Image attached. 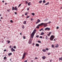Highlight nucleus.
I'll return each instance as SVG.
<instances>
[{"mask_svg":"<svg viewBox=\"0 0 62 62\" xmlns=\"http://www.w3.org/2000/svg\"><path fill=\"white\" fill-rule=\"evenodd\" d=\"M50 30V28H46L45 29V30L46 31V30H48V31H49Z\"/></svg>","mask_w":62,"mask_h":62,"instance_id":"39448f33","label":"nucleus"},{"mask_svg":"<svg viewBox=\"0 0 62 62\" xmlns=\"http://www.w3.org/2000/svg\"><path fill=\"white\" fill-rule=\"evenodd\" d=\"M12 47V46H9V48H11Z\"/></svg>","mask_w":62,"mask_h":62,"instance_id":"49530a36","label":"nucleus"},{"mask_svg":"<svg viewBox=\"0 0 62 62\" xmlns=\"http://www.w3.org/2000/svg\"><path fill=\"white\" fill-rule=\"evenodd\" d=\"M24 62H27V60H25L24 61Z\"/></svg>","mask_w":62,"mask_h":62,"instance_id":"3c124183","label":"nucleus"},{"mask_svg":"<svg viewBox=\"0 0 62 62\" xmlns=\"http://www.w3.org/2000/svg\"><path fill=\"white\" fill-rule=\"evenodd\" d=\"M29 16H28L26 18H29Z\"/></svg>","mask_w":62,"mask_h":62,"instance_id":"a18cd8bd","label":"nucleus"},{"mask_svg":"<svg viewBox=\"0 0 62 62\" xmlns=\"http://www.w3.org/2000/svg\"><path fill=\"white\" fill-rule=\"evenodd\" d=\"M14 10H16L17 11V7H15L14 8Z\"/></svg>","mask_w":62,"mask_h":62,"instance_id":"ddd939ff","label":"nucleus"},{"mask_svg":"<svg viewBox=\"0 0 62 62\" xmlns=\"http://www.w3.org/2000/svg\"><path fill=\"white\" fill-rule=\"evenodd\" d=\"M46 39H47V36H46Z\"/></svg>","mask_w":62,"mask_h":62,"instance_id":"c03bdc74","label":"nucleus"},{"mask_svg":"<svg viewBox=\"0 0 62 62\" xmlns=\"http://www.w3.org/2000/svg\"><path fill=\"white\" fill-rule=\"evenodd\" d=\"M2 16V15L0 14V16Z\"/></svg>","mask_w":62,"mask_h":62,"instance_id":"338daca9","label":"nucleus"},{"mask_svg":"<svg viewBox=\"0 0 62 62\" xmlns=\"http://www.w3.org/2000/svg\"><path fill=\"white\" fill-rule=\"evenodd\" d=\"M47 24H48V23H42L41 25H44V27H46Z\"/></svg>","mask_w":62,"mask_h":62,"instance_id":"f03ea898","label":"nucleus"},{"mask_svg":"<svg viewBox=\"0 0 62 62\" xmlns=\"http://www.w3.org/2000/svg\"><path fill=\"white\" fill-rule=\"evenodd\" d=\"M52 47L53 48H54V45H52Z\"/></svg>","mask_w":62,"mask_h":62,"instance_id":"a878e982","label":"nucleus"},{"mask_svg":"<svg viewBox=\"0 0 62 62\" xmlns=\"http://www.w3.org/2000/svg\"><path fill=\"white\" fill-rule=\"evenodd\" d=\"M40 22V20H39V19H38L37 20V22H36V24H37V23H39Z\"/></svg>","mask_w":62,"mask_h":62,"instance_id":"423d86ee","label":"nucleus"},{"mask_svg":"<svg viewBox=\"0 0 62 62\" xmlns=\"http://www.w3.org/2000/svg\"><path fill=\"white\" fill-rule=\"evenodd\" d=\"M43 30V29L42 28V29H41L39 31H41V30Z\"/></svg>","mask_w":62,"mask_h":62,"instance_id":"5701e85b","label":"nucleus"},{"mask_svg":"<svg viewBox=\"0 0 62 62\" xmlns=\"http://www.w3.org/2000/svg\"><path fill=\"white\" fill-rule=\"evenodd\" d=\"M32 15L33 16H34V15H35V13H32Z\"/></svg>","mask_w":62,"mask_h":62,"instance_id":"bb28decb","label":"nucleus"},{"mask_svg":"<svg viewBox=\"0 0 62 62\" xmlns=\"http://www.w3.org/2000/svg\"><path fill=\"white\" fill-rule=\"evenodd\" d=\"M29 8H27V10H29Z\"/></svg>","mask_w":62,"mask_h":62,"instance_id":"6e6d98bb","label":"nucleus"},{"mask_svg":"<svg viewBox=\"0 0 62 62\" xmlns=\"http://www.w3.org/2000/svg\"><path fill=\"white\" fill-rule=\"evenodd\" d=\"M39 38L40 39H42V36H40L39 37Z\"/></svg>","mask_w":62,"mask_h":62,"instance_id":"f704fd0d","label":"nucleus"},{"mask_svg":"<svg viewBox=\"0 0 62 62\" xmlns=\"http://www.w3.org/2000/svg\"><path fill=\"white\" fill-rule=\"evenodd\" d=\"M36 46H39V44H36Z\"/></svg>","mask_w":62,"mask_h":62,"instance_id":"a211bd4d","label":"nucleus"},{"mask_svg":"<svg viewBox=\"0 0 62 62\" xmlns=\"http://www.w3.org/2000/svg\"><path fill=\"white\" fill-rule=\"evenodd\" d=\"M35 59H38V58L37 57H35Z\"/></svg>","mask_w":62,"mask_h":62,"instance_id":"de8ad7c7","label":"nucleus"},{"mask_svg":"<svg viewBox=\"0 0 62 62\" xmlns=\"http://www.w3.org/2000/svg\"><path fill=\"white\" fill-rule=\"evenodd\" d=\"M4 60H5V59H7V57L6 56L4 57Z\"/></svg>","mask_w":62,"mask_h":62,"instance_id":"6ab92c4d","label":"nucleus"},{"mask_svg":"<svg viewBox=\"0 0 62 62\" xmlns=\"http://www.w3.org/2000/svg\"><path fill=\"white\" fill-rule=\"evenodd\" d=\"M10 9H8L7 10V11H8V12H9V11H10Z\"/></svg>","mask_w":62,"mask_h":62,"instance_id":"f3484780","label":"nucleus"},{"mask_svg":"<svg viewBox=\"0 0 62 62\" xmlns=\"http://www.w3.org/2000/svg\"><path fill=\"white\" fill-rule=\"evenodd\" d=\"M31 62H33V60H31Z\"/></svg>","mask_w":62,"mask_h":62,"instance_id":"bf43d9fd","label":"nucleus"},{"mask_svg":"<svg viewBox=\"0 0 62 62\" xmlns=\"http://www.w3.org/2000/svg\"><path fill=\"white\" fill-rule=\"evenodd\" d=\"M59 61L61 60V61H62V57L61 58H59Z\"/></svg>","mask_w":62,"mask_h":62,"instance_id":"9d476101","label":"nucleus"},{"mask_svg":"<svg viewBox=\"0 0 62 62\" xmlns=\"http://www.w3.org/2000/svg\"><path fill=\"white\" fill-rule=\"evenodd\" d=\"M22 28L23 29H24V26H22Z\"/></svg>","mask_w":62,"mask_h":62,"instance_id":"393cba45","label":"nucleus"},{"mask_svg":"<svg viewBox=\"0 0 62 62\" xmlns=\"http://www.w3.org/2000/svg\"><path fill=\"white\" fill-rule=\"evenodd\" d=\"M25 15H27V13H25Z\"/></svg>","mask_w":62,"mask_h":62,"instance_id":"72a5a7b5","label":"nucleus"},{"mask_svg":"<svg viewBox=\"0 0 62 62\" xmlns=\"http://www.w3.org/2000/svg\"><path fill=\"white\" fill-rule=\"evenodd\" d=\"M54 36L52 35L50 38V40H53V39H54Z\"/></svg>","mask_w":62,"mask_h":62,"instance_id":"7ed1b4c3","label":"nucleus"},{"mask_svg":"<svg viewBox=\"0 0 62 62\" xmlns=\"http://www.w3.org/2000/svg\"><path fill=\"white\" fill-rule=\"evenodd\" d=\"M52 61V60H50V62H51V61Z\"/></svg>","mask_w":62,"mask_h":62,"instance_id":"0e129e2a","label":"nucleus"},{"mask_svg":"<svg viewBox=\"0 0 62 62\" xmlns=\"http://www.w3.org/2000/svg\"><path fill=\"white\" fill-rule=\"evenodd\" d=\"M20 34L21 35H22V33H20Z\"/></svg>","mask_w":62,"mask_h":62,"instance_id":"13d9d810","label":"nucleus"},{"mask_svg":"<svg viewBox=\"0 0 62 62\" xmlns=\"http://www.w3.org/2000/svg\"><path fill=\"white\" fill-rule=\"evenodd\" d=\"M38 42L39 43H41V42L40 41H38Z\"/></svg>","mask_w":62,"mask_h":62,"instance_id":"2f4dec72","label":"nucleus"},{"mask_svg":"<svg viewBox=\"0 0 62 62\" xmlns=\"http://www.w3.org/2000/svg\"><path fill=\"white\" fill-rule=\"evenodd\" d=\"M55 40H56V39H54V41H55Z\"/></svg>","mask_w":62,"mask_h":62,"instance_id":"052dcab7","label":"nucleus"},{"mask_svg":"<svg viewBox=\"0 0 62 62\" xmlns=\"http://www.w3.org/2000/svg\"><path fill=\"white\" fill-rule=\"evenodd\" d=\"M41 23L40 24H39L38 25V26H40V25H41Z\"/></svg>","mask_w":62,"mask_h":62,"instance_id":"aec40b11","label":"nucleus"},{"mask_svg":"<svg viewBox=\"0 0 62 62\" xmlns=\"http://www.w3.org/2000/svg\"><path fill=\"white\" fill-rule=\"evenodd\" d=\"M10 22L11 23H13V21H12V20H11Z\"/></svg>","mask_w":62,"mask_h":62,"instance_id":"37998d69","label":"nucleus"},{"mask_svg":"<svg viewBox=\"0 0 62 62\" xmlns=\"http://www.w3.org/2000/svg\"><path fill=\"white\" fill-rule=\"evenodd\" d=\"M49 50V49L48 48H46V51H47V50Z\"/></svg>","mask_w":62,"mask_h":62,"instance_id":"4c0bfd02","label":"nucleus"},{"mask_svg":"<svg viewBox=\"0 0 62 62\" xmlns=\"http://www.w3.org/2000/svg\"><path fill=\"white\" fill-rule=\"evenodd\" d=\"M4 52H6V51H7V50L6 49H5L4 50Z\"/></svg>","mask_w":62,"mask_h":62,"instance_id":"ea45409f","label":"nucleus"},{"mask_svg":"<svg viewBox=\"0 0 62 62\" xmlns=\"http://www.w3.org/2000/svg\"><path fill=\"white\" fill-rule=\"evenodd\" d=\"M61 9H62V7H61Z\"/></svg>","mask_w":62,"mask_h":62,"instance_id":"774afa93","label":"nucleus"},{"mask_svg":"<svg viewBox=\"0 0 62 62\" xmlns=\"http://www.w3.org/2000/svg\"><path fill=\"white\" fill-rule=\"evenodd\" d=\"M36 28H37L39 29V26H37V27H36Z\"/></svg>","mask_w":62,"mask_h":62,"instance_id":"58836bf2","label":"nucleus"},{"mask_svg":"<svg viewBox=\"0 0 62 62\" xmlns=\"http://www.w3.org/2000/svg\"><path fill=\"white\" fill-rule=\"evenodd\" d=\"M42 58L43 59H45V58H46V57L45 56H42Z\"/></svg>","mask_w":62,"mask_h":62,"instance_id":"1a4fd4ad","label":"nucleus"},{"mask_svg":"<svg viewBox=\"0 0 62 62\" xmlns=\"http://www.w3.org/2000/svg\"><path fill=\"white\" fill-rule=\"evenodd\" d=\"M21 6V4H20L19 5L18 7L19 8V7H20V6Z\"/></svg>","mask_w":62,"mask_h":62,"instance_id":"c85d7f7f","label":"nucleus"},{"mask_svg":"<svg viewBox=\"0 0 62 62\" xmlns=\"http://www.w3.org/2000/svg\"><path fill=\"white\" fill-rule=\"evenodd\" d=\"M31 21H33V19H32V18H31Z\"/></svg>","mask_w":62,"mask_h":62,"instance_id":"603ef678","label":"nucleus"},{"mask_svg":"<svg viewBox=\"0 0 62 62\" xmlns=\"http://www.w3.org/2000/svg\"><path fill=\"white\" fill-rule=\"evenodd\" d=\"M47 19H46L45 20V21H47Z\"/></svg>","mask_w":62,"mask_h":62,"instance_id":"09e8293b","label":"nucleus"},{"mask_svg":"<svg viewBox=\"0 0 62 62\" xmlns=\"http://www.w3.org/2000/svg\"><path fill=\"white\" fill-rule=\"evenodd\" d=\"M0 18L1 19H2L3 17H1Z\"/></svg>","mask_w":62,"mask_h":62,"instance_id":"69168bd1","label":"nucleus"},{"mask_svg":"<svg viewBox=\"0 0 62 62\" xmlns=\"http://www.w3.org/2000/svg\"><path fill=\"white\" fill-rule=\"evenodd\" d=\"M24 24H26V21H24L23 22Z\"/></svg>","mask_w":62,"mask_h":62,"instance_id":"412c9836","label":"nucleus"},{"mask_svg":"<svg viewBox=\"0 0 62 62\" xmlns=\"http://www.w3.org/2000/svg\"><path fill=\"white\" fill-rule=\"evenodd\" d=\"M15 14H17V12H15Z\"/></svg>","mask_w":62,"mask_h":62,"instance_id":"864d4df0","label":"nucleus"},{"mask_svg":"<svg viewBox=\"0 0 62 62\" xmlns=\"http://www.w3.org/2000/svg\"><path fill=\"white\" fill-rule=\"evenodd\" d=\"M46 2V1H45V0H44L43 1V2L44 3H45Z\"/></svg>","mask_w":62,"mask_h":62,"instance_id":"4be33fe9","label":"nucleus"},{"mask_svg":"<svg viewBox=\"0 0 62 62\" xmlns=\"http://www.w3.org/2000/svg\"><path fill=\"white\" fill-rule=\"evenodd\" d=\"M14 7H12V9H14Z\"/></svg>","mask_w":62,"mask_h":62,"instance_id":"e2e57ef3","label":"nucleus"},{"mask_svg":"<svg viewBox=\"0 0 62 62\" xmlns=\"http://www.w3.org/2000/svg\"><path fill=\"white\" fill-rule=\"evenodd\" d=\"M36 30H34L33 32L31 33V36L29 42V44H31L32 39H33L34 35H35V34L36 33Z\"/></svg>","mask_w":62,"mask_h":62,"instance_id":"f257e3e1","label":"nucleus"},{"mask_svg":"<svg viewBox=\"0 0 62 62\" xmlns=\"http://www.w3.org/2000/svg\"><path fill=\"white\" fill-rule=\"evenodd\" d=\"M25 37L24 36L23 37V39H25Z\"/></svg>","mask_w":62,"mask_h":62,"instance_id":"a19ab883","label":"nucleus"},{"mask_svg":"<svg viewBox=\"0 0 62 62\" xmlns=\"http://www.w3.org/2000/svg\"><path fill=\"white\" fill-rule=\"evenodd\" d=\"M7 42H8V44L9 43H10V41H7Z\"/></svg>","mask_w":62,"mask_h":62,"instance_id":"473e14b6","label":"nucleus"},{"mask_svg":"<svg viewBox=\"0 0 62 62\" xmlns=\"http://www.w3.org/2000/svg\"><path fill=\"white\" fill-rule=\"evenodd\" d=\"M48 23L49 24V23H51V22L50 21L48 22Z\"/></svg>","mask_w":62,"mask_h":62,"instance_id":"79ce46f5","label":"nucleus"},{"mask_svg":"<svg viewBox=\"0 0 62 62\" xmlns=\"http://www.w3.org/2000/svg\"><path fill=\"white\" fill-rule=\"evenodd\" d=\"M50 53H48V55H50Z\"/></svg>","mask_w":62,"mask_h":62,"instance_id":"5fc2aeb1","label":"nucleus"},{"mask_svg":"<svg viewBox=\"0 0 62 62\" xmlns=\"http://www.w3.org/2000/svg\"><path fill=\"white\" fill-rule=\"evenodd\" d=\"M11 54H12V53H10L8 54V55H9V56H10V55H11Z\"/></svg>","mask_w":62,"mask_h":62,"instance_id":"dca6fc26","label":"nucleus"},{"mask_svg":"<svg viewBox=\"0 0 62 62\" xmlns=\"http://www.w3.org/2000/svg\"><path fill=\"white\" fill-rule=\"evenodd\" d=\"M2 2H3V3H4V2H5V1L4 0L2 1Z\"/></svg>","mask_w":62,"mask_h":62,"instance_id":"4d7b16f0","label":"nucleus"},{"mask_svg":"<svg viewBox=\"0 0 62 62\" xmlns=\"http://www.w3.org/2000/svg\"><path fill=\"white\" fill-rule=\"evenodd\" d=\"M49 4V2H47V3H46L45 5H48Z\"/></svg>","mask_w":62,"mask_h":62,"instance_id":"2eb2a0df","label":"nucleus"},{"mask_svg":"<svg viewBox=\"0 0 62 62\" xmlns=\"http://www.w3.org/2000/svg\"><path fill=\"white\" fill-rule=\"evenodd\" d=\"M42 2V1L41 0L39 1V3H41Z\"/></svg>","mask_w":62,"mask_h":62,"instance_id":"7c9ffc66","label":"nucleus"},{"mask_svg":"<svg viewBox=\"0 0 62 62\" xmlns=\"http://www.w3.org/2000/svg\"><path fill=\"white\" fill-rule=\"evenodd\" d=\"M59 46V45H58V44H56V45L55 46V47L56 48H58Z\"/></svg>","mask_w":62,"mask_h":62,"instance_id":"f8f14e48","label":"nucleus"},{"mask_svg":"<svg viewBox=\"0 0 62 62\" xmlns=\"http://www.w3.org/2000/svg\"><path fill=\"white\" fill-rule=\"evenodd\" d=\"M25 3L26 4H27V3H28V2H27V1H26L25 2Z\"/></svg>","mask_w":62,"mask_h":62,"instance_id":"e433bc0d","label":"nucleus"},{"mask_svg":"<svg viewBox=\"0 0 62 62\" xmlns=\"http://www.w3.org/2000/svg\"><path fill=\"white\" fill-rule=\"evenodd\" d=\"M28 5L29 6H30V5H31V2H29L28 3Z\"/></svg>","mask_w":62,"mask_h":62,"instance_id":"9b49d317","label":"nucleus"},{"mask_svg":"<svg viewBox=\"0 0 62 62\" xmlns=\"http://www.w3.org/2000/svg\"><path fill=\"white\" fill-rule=\"evenodd\" d=\"M32 45H33V46H34V45H35V43H33L32 44Z\"/></svg>","mask_w":62,"mask_h":62,"instance_id":"8fccbe9b","label":"nucleus"},{"mask_svg":"<svg viewBox=\"0 0 62 62\" xmlns=\"http://www.w3.org/2000/svg\"><path fill=\"white\" fill-rule=\"evenodd\" d=\"M42 51H43V52H45V51H46V50H45V49H43L42 50Z\"/></svg>","mask_w":62,"mask_h":62,"instance_id":"b1692460","label":"nucleus"},{"mask_svg":"<svg viewBox=\"0 0 62 62\" xmlns=\"http://www.w3.org/2000/svg\"><path fill=\"white\" fill-rule=\"evenodd\" d=\"M39 35H37L36 36V38H39Z\"/></svg>","mask_w":62,"mask_h":62,"instance_id":"c756f323","label":"nucleus"},{"mask_svg":"<svg viewBox=\"0 0 62 62\" xmlns=\"http://www.w3.org/2000/svg\"><path fill=\"white\" fill-rule=\"evenodd\" d=\"M51 32H50L48 34H47V36H48V37H50V35H51Z\"/></svg>","mask_w":62,"mask_h":62,"instance_id":"6e6552de","label":"nucleus"},{"mask_svg":"<svg viewBox=\"0 0 62 62\" xmlns=\"http://www.w3.org/2000/svg\"><path fill=\"white\" fill-rule=\"evenodd\" d=\"M44 34V32H42L40 34L41 35H43Z\"/></svg>","mask_w":62,"mask_h":62,"instance_id":"4468645a","label":"nucleus"},{"mask_svg":"<svg viewBox=\"0 0 62 62\" xmlns=\"http://www.w3.org/2000/svg\"><path fill=\"white\" fill-rule=\"evenodd\" d=\"M26 55V53L24 52V54H23V56L22 57V59H24V57H25V56Z\"/></svg>","mask_w":62,"mask_h":62,"instance_id":"20e7f679","label":"nucleus"},{"mask_svg":"<svg viewBox=\"0 0 62 62\" xmlns=\"http://www.w3.org/2000/svg\"><path fill=\"white\" fill-rule=\"evenodd\" d=\"M56 28L57 29H59V27H57Z\"/></svg>","mask_w":62,"mask_h":62,"instance_id":"c9c22d12","label":"nucleus"},{"mask_svg":"<svg viewBox=\"0 0 62 62\" xmlns=\"http://www.w3.org/2000/svg\"><path fill=\"white\" fill-rule=\"evenodd\" d=\"M11 51L12 52H14L15 51V50L13 49V47H12L11 49Z\"/></svg>","mask_w":62,"mask_h":62,"instance_id":"0eeeda50","label":"nucleus"},{"mask_svg":"<svg viewBox=\"0 0 62 62\" xmlns=\"http://www.w3.org/2000/svg\"><path fill=\"white\" fill-rule=\"evenodd\" d=\"M15 49H16V47L15 46H14L13 47Z\"/></svg>","mask_w":62,"mask_h":62,"instance_id":"cd10ccee","label":"nucleus"},{"mask_svg":"<svg viewBox=\"0 0 62 62\" xmlns=\"http://www.w3.org/2000/svg\"><path fill=\"white\" fill-rule=\"evenodd\" d=\"M7 3H6L5 4V5H7Z\"/></svg>","mask_w":62,"mask_h":62,"instance_id":"680f3d73","label":"nucleus"}]
</instances>
